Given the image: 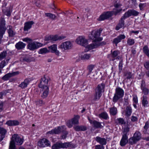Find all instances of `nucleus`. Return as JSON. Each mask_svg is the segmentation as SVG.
<instances>
[{"label": "nucleus", "instance_id": "1", "mask_svg": "<svg viewBox=\"0 0 149 149\" xmlns=\"http://www.w3.org/2000/svg\"><path fill=\"white\" fill-rule=\"evenodd\" d=\"M23 141L24 139L21 138L17 134L13 135L10 143L9 149H16L15 143L17 145L21 146Z\"/></svg>", "mask_w": 149, "mask_h": 149}, {"label": "nucleus", "instance_id": "2", "mask_svg": "<svg viewBox=\"0 0 149 149\" xmlns=\"http://www.w3.org/2000/svg\"><path fill=\"white\" fill-rule=\"evenodd\" d=\"M65 126H64L58 127L57 128L47 132V134H58L61 132L63 133V135L61 137L63 139H65L67 137V135L68 134V132L65 130Z\"/></svg>", "mask_w": 149, "mask_h": 149}, {"label": "nucleus", "instance_id": "3", "mask_svg": "<svg viewBox=\"0 0 149 149\" xmlns=\"http://www.w3.org/2000/svg\"><path fill=\"white\" fill-rule=\"evenodd\" d=\"M23 40L28 42V47L29 49L31 50H34L42 45V44L40 43L32 41V40L28 38L23 39Z\"/></svg>", "mask_w": 149, "mask_h": 149}, {"label": "nucleus", "instance_id": "4", "mask_svg": "<svg viewBox=\"0 0 149 149\" xmlns=\"http://www.w3.org/2000/svg\"><path fill=\"white\" fill-rule=\"evenodd\" d=\"M116 92L113 99V101L116 102L120 98L123 96L124 91L120 87L117 88L116 89Z\"/></svg>", "mask_w": 149, "mask_h": 149}, {"label": "nucleus", "instance_id": "5", "mask_svg": "<svg viewBox=\"0 0 149 149\" xmlns=\"http://www.w3.org/2000/svg\"><path fill=\"white\" fill-rule=\"evenodd\" d=\"M6 21L4 18L2 17L0 19V38H2L6 29Z\"/></svg>", "mask_w": 149, "mask_h": 149}, {"label": "nucleus", "instance_id": "6", "mask_svg": "<svg viewBox=\"0 0 149 149\" xmlns=\"http://www.w3.org/2000/svg\"><path fill=\"white\" fill-rule=\"evenodd\" d=\"M76 42L79 45L85 47L88 44V40L84 36H79L76 40Z\"/></svg>", "mask_w": 149, "mask_h": 149}, {"label": "nucleus", "instance_id": "7", "mask_svg": "<svg viewBox=\"0 0 149 149\" xmlns=\"http://www.w3.org/2000/svg\"><path fill=\"white\" fill-rule=\"evenodd\" d=\"M68 143H63L61 142H57L54 144L52 147V149H60V148H66L69 146Z\"/></svg>", "mask_w": 149, "mask_h": 149}, {"label": "nucleus", "instance_id": "8", "mask_svg": "<svg viewBox=\"0 0 149 149\" xmlns=\"http://www.w3.org/2000/svg\"><path fill=\"white\" fill-rule=\"evenodd\" d=\"M113 16V13L111 11L104 12L98 18L99 21H102L108 19Z\"/></svg>", "mask_w": 149, "mask_h": 149}, {"label": "nucleus", "instance_id": "9", "mask_svg": "<svg viewBox=\"0 0 149 149\" xmlns=\"http://www.w3.org/2000/svg\"><path fill=\"white\" fill-rule=\"evenodd\" d=\"M38 146L40 147L50 146V142L47 139L43 138L39 141L38 142Z\"/></svg>", "mask_w": 149, "mask_h": 149}, {"label": "nucleus", "instance_id": "10", "mask_svg": "<svg viewBox=\"0 0 149 149\" xmlns=\"http://www.w3.org/2000/svg\"><path fill=\"white\" fill-rule=\"evenodd\" d=\"M72 47V44L71 42L69 41H67L62 43L58 46V48L61 49L67 50L71 49Z\"/></svg>", "mask_w": 149, "mask_h": 149}, {"label": "nucleus", "instance_id": "11", "mask_svg": "<svg viewBox=\"0 0 149 149\" xmlns=\"http://www.w3.org/2000/svg\"><path fill=\"white\" fill-rule=\"evenodd\" d=\"M139 14V12L134 9L129 10L126 12L124 15L127 18L130 16H137Z\"/></svg>", "mask_w": 149, "mask_h": 149}, {"label": "nucleus", "instance_id": "12", "mask_svg": "<svg viewBox=\"0 0 149 149\" xmlns=\"http://www.w3.org/2000/svg\"><path fill=\"white\" fill-rule=\"evenodd\" d=\"M102 30V29L100 28L95 31L94 34V39L97 40H103L102 37H100Z\"/></svg>", "mask_w": 149, "mask_h": 149}, {"label": "nucleus", "instance_id": "13", "mask_svg": "<svg viewBox=\"0 0 149 149\" xmlns=\"http://www.w3.org/2000/svg\"><path fill=\"white\" fill-rule=\"evenodd\" d=\"M19 72L18 71L12 73H9L4 75L2 78L3 80L7 81L10 78L18 75L19 74Z\"/></svg>", "mask_w": 149, "mask_h": 149}, {"label": "nucleus", "instance_id": "14", "mask_svg": "<svg viewBox=\"0 0 149 149\" xmlns=\"http://www.w3.org/2000/svg\"><path fill=\"white\" fill-rule=\"evenodd\" d=\"M127 17L124 15L122 16L116 26V30H119L120 29L124 26L125 24L124 20Z\"/></svg>", "mask_w": 149, "mask_h": 149}, {"label": "nucleus", "instance_id": "15", "mask_svg": "<svg viewBox=\"0 0 149 149\" xmlns=\"http://www.w3.org/2000/svg\"><path fill=\"white\" fill-rule=\"evenodd\" d=\"M49 49V51L52 53H55V54L58 56L60 54L59 52L57 50V46L56 44H53L51 46L48 47Z\"/></svg>", "mask_w": 149, "mask_h": 149}, {"label": "nucleus", "instance_id": "16", "mask_svg": "<svg viewBox=\"0 0 149 149\" xmlns=\"http://www.w3.org/2000/svg\"><path fill=\"white\" fill-rule=\"evenodd\" d=\"M125 38V36L123 34H121L118 36L116 38H114L113 40V43L117 46V44L120 42L121 40Z\"/></svg>", "mask_w": 149, "mask_h": 149}, {"label": "nucleus", "instance_id": "17", "mask_svg": "<svg viewBox=\"0 0 149 149\" xmlns=\"http://www.w3.org/2000/svg\"><path fill=\"white\" fill-rule=\"evenodd\" d=\"M101 41L94 39V48H96L100 46H102L106 45V42H101Z\"/></svg>", "mask_w": 149, "mask_h": 149}, {"label": "nucleus", "instance_id": "18", "mask_svg": "<svg viewBox=\"0 0 149 149\" xmlns=\"http://www.w3.org/2000/svg\"><path fill=\"white\" fill-rule=\"evenodd\" d=\"M65 38V37L63 36H59L58 35L51 36V42L54 43V41L57 40H62Z\"/></svg>", "mask_w": 149, "mask_h": 149}, {"label": "nucleus", "instance_id": "19", "mask_svg": "<svg viewBox=\"0 0 149 149\" xmlns=\"http://www.w3.org/2000/svg\"><path fill=\"white\" fill-rule=\"evenodd\" d=\"M105 87V85L104 83L99 84L97 86L95 91L102 94V92H104Z\"/></svg>", "mask_w": 149, "mask_h": 149}, {"label": "nucleus", "instance_id": "20", "mask_svg": "<svg viewBox=\"0 0 149 149\" xmlns=\"http://www.w3.org/2000/svg\"><path fill=\"white\" fill-rule=\"evenodd\" d=\"M73 128L76 131H85L86 130L87 127L84 125H76Z\"/></svg>", "mask_w": 149, "mask_h": 149}, {"label": "nucleus", "instance_id": "21", "mask_svg": "<svg viewBox=\"0 0 149 149\" xmlns=\"http://www.w3.org/2000/svg\"><path fill=\"white\" fill-rule=\"evenodd\" d=\"M127 143H128V137L127 136H122V137L120 142V145L121 146H125Z\"/></svg>", "mask_w": 149, "mask_h": 149}, {"label": "nucleus", "instance_id": "22", "mask_svg": "<svg viewBox=\"0 0 149 149\" xmlns=\"http://www.w3.org/2000/svg\"><path fill=\"white\" fill-rule=\"evenodd\" d=\"M34 24V22L33 21H29L26 22L24 24V30L28 31L32 27V25Z\"/></svg>", "mask_w": 149, "mask_h": 149}, {"label": "nucleus", "instance_id": "23", "mask_svg": "<svg viewBox=\"0 0 149 149\" xmlns=\"http://www.w3.org/2000/svg\"><path fill=\"white\" fill-rule=\"evenodd\" d=\"M111 54H110V56L112 58V61H113L115 59H118V58L117 57V56L120 54L119 51L118 50L114 51L112 52V50L111 51Z\"/></svg>", "mask_w": 149, "mask_h": 149}, {"label": "nucleus", "instance_id": "24", "mask_svg": "<svg viewBox=\"0 0 149 149\" xmlns=\"http://www.w3.org/2000/svg\"><path fill=\"white\" fill-rule=\"evenodd\" d=\"M6 124L9 126H16L19 125V122L17 120H9L6 122Z\"/></svg>", "mask_w": 149, "mask_h": 149}, {"label": "nucleus", "instance_id": "25", "mask_svg": "<svg viewBox=\"0 0 149 149\" xmlns=\"http://www.w3.org/2000/svg\"><path fill=\"white\" fill-rule=\"evenodd\" d=\"M95 140L97 142L102 145H105L107 143L106 139L104 138L97 136L95 138Z\"/></svg>", "mask_w": 149, "mask_h": 149}, {"label": "nucleus", "instance_id": "26", "mask_svg": "<svg viewBox=\"0 0 149 149\" xmlns=\"http://www.w3.org/2000/svg\"><path fill=\"white\" fill-rule=\"evenodd\" d=\"M9 36L10 37H13L15 34V32L13 30V27L10 26H9L7 30Z\"/></svg>", "mask_w": 149, "mask_h": 149}, {"label": "nucleus", "instance_id": "27", "mask_svg": "<svg viewBox=\"0 0 149 149\" xmlns=\"http://www.w3.org/2000/svg\"><path fill=\"white\" fill-rule=\"evenodd\" d=\"M26 44L22 42H19L15 45L16 48L18 50L23 49L25 47Z\"/></svg>", "mask_w": 149, "mask_h": 149}, {"label": "nucleus", "instance_id": "28", "mask_svg": "<svg viewBox=\"0 0 149 149\" xmlns=\"http://www.w3.org/2000/svg\"><path fill=\"white\" fill-rule=\"evenodd\" d=\"M49 88L48 86L45 87L43 91H44L41 95V97L42 98H45L47 96L49 93Z\"/></svg>", "mask_w": 149, "mask_h": 149}, {"label": "nucleus", "instance_id": "29", "mask_svg": "<svg viewBox=\"0 0 149 149\" xmlns=\"http://www.w3.org/2000/svg\"><path fill=\"white\" fill-rule=\"evenodd\" d=\"M148 104V101L147 100V97L146 96L143 95L142 97V104L144 107H147Z\"/></svg>", "mask_w": 149, "mask_h": 149}, {"label": "nucleus", "instance_id": "30", "mask_svg": "<svg viewBox=\"0 0 149 149\" xmlns=\"http://www.w3.org/2000/svg\"><path fill=\"white\" fill-rule=\"evenodd\" d=\"M101 93L95 91V93L94 96V102L98 101L102 96Z\"/></svg>", "mask_w": 149, "mask_h": 149}, {"label": "nucleus", "instance_id": "31", "mask_svg": "<svg viewBox=\"0 0 149 149\" xmlns=\"http://www.w3.org/2000/svg\"><path fill=\"white\" fill-rule=\"evenodd\" d=\"M125 115L127 117H129L130 116L132 113V109L130 106H127L126 108L125 111Z\"/></svg>", "mask_w": 149, "mask_h": 149}, {"label": "nucleus", "instance_id": "32", "mask_svg": "<svg viewBox=\"0 0 149 149\" xmlns=\"http://www.w3.org/2000/svg\"><path fill=\"white\" fill-rule=\"evenodd\" d=\"M101 123L95 120H94V127L96 128H102L103 127L104 125L103 123H102L103 124V125H101Z\"/></svg>", "mask_w": 149, "mask_h": 149}, {"label": "nucleus", "instance_id": "33", "mask_svg": "<svg viewBox=\"0 0 149 149\" xmlns=\"http://www.w3.org/2000/svg\"><path fill=\"white\" fill-rule=\"evenodd\" d=\"M109 109V113L111 115L115 116L117 114V110L116 107H112L110 108Z\"/></svg>", "mask_w": 149, "mask_h": 149}, {"label": "nucleus", "instance_id": "34", "mask_svg": "<svg viewBox=\"0 0 149 149\" xmlns=\"http://www.w3.org/2000/svg\"><path fill=\"white\" fill-rule=\"evenodd\" d=\"M29 83V81L27 79H25L24 81L22 82L20 85L19 87L23 89L26 87Z\"/></svg>", "mask_w": 149, "mask_h": 149}, {"label": "nucleus", "instance_id": "35", "mask_svg": "<svg viewBox=\"0 0 149 149\" xmlns=\"http://www.w3.org/2000/svg\"><path fill=\"white\" fill-rule=\"evenodd\" d=\"M138 141L133 136L128 139V143L130 145H133L136 143Z\"/></svg>", "mask_w": 149, "mask_h": 149}, {"label": "nucleus", "instance_id": "36", "mask_svg": "<svg viewBox=\"0 0 149 149\" xmlns=\"http://www.w3.org/2000/svg\"><path fill=\"white\" fill-rule=\"evenodd\" d=\"M141 134L140 132L136 131L134 133L133 136L138 141L141 139Z\"/></svg>", "mask_w": 149, "mask_h": 149}, {"label": "nucleus", "instance_id": "37", "mask_svg": "<svg viewBox=\"0 0 149 149\" xmlns=\"http://www.w3.org/2000/svg\"><path fill=\"white\" fill-rule=\"evenodd\" d=\"M80 118L79 116L77 115L75 116L71 119L72 124H78L79 123V119Z\"/></svg>", "mask_w": 149, "mask_h": 149}, {"label": "nucleus", "instance_id": "38", "mask_svg": "<svg viewBox=\"0 0 149 149\" xmlns=\"http://www.w3.org/2000/svg\"><path fill=\"white\" fill-rule=\"evenodd\" d=\"M91 56L90 54H85L81 55L80 58L82 60H86L89 59Z\"/></svg>", "mask_w": 149, "mask_h": 149}, {"label": "nucleus", "instance_id": "39", "mask_svg": "<svg viewBox=\"0 0 149 149\" xmlns=\"http://www.w3.org/2000/svg\"><path fill=\"white\" fill-rule=\"evenodd\" d=\"M115 121L116 123L117 124H119L121 125L125 124V122L124 119L123 118H118L115 120Z\"/></svg>", "mask_w": 149, "mask_h": 149}, {"label": "nucleus", "instance_id": "40", "mask_svg": "<svg viewBox=\"0 0 149 149\" xmlns=\"http://www.w3.org/2000/svg\"><path fill=\"white\" fill-rule=\"evenodd\" d=\"M122 8L117 9L114 8L112 11H111L113 15H119L120 14V12L122 11Z\"/></svg>", "mask_w": 149, "mask_h": 149}, {"label": "nucleus", "instance_id": "41", "mask_svg": "<svg viewBox=\"0 0 149 149\" xmlns=\"http://www.w3.org/2000/svg\"><path fill=\"white\" fill-rule=\"evenodd\" d=\"M45 14L46 17L52 20H55L56 17V16L54 14L51 13H46Z\"/></svg>", "mask_w": 149, "mask_h": 149}, {"label": "nucleus", "instance_id": "42", "mask_svg": "<svg viewBox=\"0 0 149 149\" xmlns=\"http://www.w3.org/2000/svg\"><path fill=\"white\" fill-rule=\"evenodd\" d=\"M123 75L126 77L127 79H129L132 78L133 74L131 72L127 71L124 73Z\"/></svg>", "mask_w": 149, "mask_h": 149}, {"label": "nucleus", "instance_id": "43", "mask_svg": "<svg viewBox=\"0 0 149 149\" xmlns=\"http://www.w3.org/2000/svg\"><path fill=\"white\" fill-rule=\"evenodd\" d=\"M9 59H6L0 63V68H3L8 63Z\"/></svg>", "mask_w": 149, "mask_h": 149}, {"label": "nucleus", "instance_id": "44", "mask_svg": "<svg viewBox=\"0 0 149 149\" xmlns=\"http://www.w3.org/2000/svg\"><path fill=\"white\" fill-rule=\"evenodd\" d=\"M99 116L105 120H107L109 118L107 113L105 112H103L99 114Z\"/></svg>", "mask_w": 149, "mask_h": 149}, {"label": "nucleus", "instance_id": "45", "mask_svg": "<svg viewBox=\"0 0 149 149\" xmlns=\"http://www.w3.org/2000/svg\"><path fill=\"white\" fill-rule=\"evenodd\" d=\"M87 45L88 44H86V46L84 47H85V52H87L93 49V43L90 45Z\"/></svg>", "mask_w": 149, "mask_h": 149}, {"label": "nucleus", "instance_id": "46", "mask_svg": "<svg viewBox=\"0 0 149 149\" xmlns=\"http://www.w3.org/2000/svg\"><path fill=\"white\" fill-rule=\"evenodd\" d=\"M143 50V52L149 57V49L148 47L146 45L144 46Z\"/></svg>", "mask_w": 149, "mask_h": 149}, {"label": "nucleus", "instance_id": "47", "mask_svg": "<svg viewBox=\"0 0 149 149\" xmlns=\"http://www.w3.org/2000/svg\"><path fill=\"white\" fill-rule=\"evenodd\" d=\"M2 11L3 13L8 16H10L11 15V12L9 8L7 9H2Z\"/></svg>", "mask_w": 149, "mask_h": 149}, {"label": "nucleus", "instance_id": "48", "mask_svg": "<svg viewBox=\"0 0 149 149\" xmlns=\"http://www.w3.org/2000/svg\"><path fill=\"white\" fill-rule=\"evenodd\" d=\"M49 52L50 51L48 50L46 48H44L40 49L39 51V53L40 54H44Z\"/></svg>", "mask_w": 149, "mask_h": 149}, {"label": "nucleus", "instance_id": "49", "mask_svg": "<svg viewBox=\"0 0 149 149\" xmlns=\"http://www.w3.org/2000/svg\"><path fill=\"white\" fill-rule=\"evenodd\" d=\"M7 55L6 51H4L0 53V60H2L5 58Z\"/></svg>", "mask_w": 149, "mask_h": 149}, {"label": "nucleus", "instance_id": "50", "mask_svg": "<svg viewBox=\"0 0 149 149\" xmlns=\"http://www.w3.org/2000/svg\"><path fill=\"white\" fill-rule=\"evenodd\" d=\"M7 131L6 129L3 127H0V134L5 136L7 133Z\"/></svg>", "mask_w": 149, "mask_h": 149}, {"label": "nucleus", "instance_id": "51", "mask_svg": "<svg viewBox=\"0 0 149 149\" xmlns=\"http://www.w3.org/2000/svg\"><path fill=\"white\" fill-rule=\"evenodd\" d=\"M127 44L129 46H132L135 43L134 40L130 38H128L127 41Z\"/></svg>", "mask_w": 149, "mask_h": 149}, {"label": "nucleus", "instance_id": "52", "mask_svg": "<svg viewBox=\"0 0 149 149\" xmlns=\"http://www.w3.org/2000/svg\"><path fill=\"white\" fill-rule=\"evenodd\" d=\"M130 128L128 126L124 127L123 131V135L127 136V134L128 132L130 131Z\"/></svg>", "mask_w": 149, "mask_h": 149}, {"label": "nucleus", "instance_id": "53", "mask_svg": "<svg viewBox=\"0 0 149 149\" xmlns=\"http://www.w3.org/2000/svg\"><path fill=\"white\" fill-rule=\"evenodd\" d=\"M47 84H45L44 82H42V81H41L40 83L38 85V86L39 88H42L43 90H44L45 87L47 86Z\"/></svg>", "mask_w": 149, "mask_h": 149}, {"label": "nucleus", "instance_id": "54", "mask_svg": "<svg viewBox=\"0 0 149 149\" xmlns=\"http://www.w3.org/2000/svg\"><path fill=\"white\" fill-rule=\"evenodd\" d=\"M145 95H148L149 93V89L146 88L141 89Z\"/></svg>", "mask_w": 149, "mask_h": 149}, {"label": "nucleus", "instance_id": "55", "mask_svg": "<svg viewBox=\"0 0 149 149\" xmlns=\"http://www.w3.org/2000/svg\"><path fill=\"white\" fill-rule=\"evenodd\" d=\"M31 61V59L30 58L26 57L23 58L22 61L23 62H30Z\"/></svg>", "mask_w": 149, "mask_h": 149}, {"label": "nucleus", "instance_id": "56", "mask_svg": "<svg viewBox=\"0 0 149 149\" xmlns=\"http://www.w3.org/2000/svg\"><path fill=\"white\" fill-rule=\"evenodd\" d=\"M89 38L92 40V42H93V31H92L90 32L88 35Z\"/></svg>", "mask_w": 149, "mask_h": 149}, {"label": "nucleus", "instance_id": "57", "mask_svg": "<svg viewBox=\"0 0 149 149\" xmlns=\"http://www.w3.org/2000/svg\"><path fill=\"white\" fill-rule=\"evenodd\" d=\"M139 6L140 8V10H142L145 7L146 4L140 3Z\"/></svg>", "mask_w": 149, "mask_h": 149}, {"label": "nucleus", "instance_id": "58", "mask_svg": "<svg viewBox=\"0 0 149 149\" xmlns=\"http://www.w3.org/2000/svg\"><path fill=\"white\" fill-rule=\"evenodd\" d=\"M146 84L145 81L143 80H142L141 81V89L146 88Z\"/></svg>", "mask_w": 149, "mask_h": 149}, {"label": "nucleus", "instance_id": "59", "mask_svg": "<svg viewBox=\"0 0 149 149\" xmlns=\"http://www.w3.org/2000/svg\"><path fill=\"white\" fill-rule=\"evenodd\" d=\"M93 68V65H90L88 66V74H90L92 72V70Z\"/></svg>", "mask_w": 149, "mask_h": 149}, {"label": "nucleus", "instance_id": "60", "mask_svg": "<svg viewBox=\"0 0 149 149\" xmlns=\"http://www.w3.org/2000/svg\"><path fill=\"white\" fill-rule=\"evenodd\" d=\"M95 149H104V147L103 145H97L95 146Z\"/></svg>", "mask_w": 149, "mask_h": 149}, {"label": "nucleus", "instance_id": "61", "mask_svg": "<svg viewBox=\"0 0 149 149\" xmlns=\"http://www.w3.org/2000/svg\"><path fill=\"white\" fill-rule=\"evenodd\" d=\"M144 65L146 69H149V61H147L144 63Z\"/></svg>", "mask_w": 149, "mask_h": 149}, {"label": "nucleus", "instance_id": "62", "mask_svg": "<svg viewBox=\"0 0 149 149\" xmlns=\"http://www.w3.org/2000/svg\"><path fill=\"white\" fill-rule=\"evenodd\" d=\"M41 81H42V82H44L45 84H47L48 80L45 77V76H44L43 78H41Z\"/></svg>", "mask_w": 149, "mask_h": 149}, {"label": "nucleus", "instance_id": "63", "mask_svg": "<svg viewBox=\"0 0 149 149\" xmlns=\"http://www.w3.org/2000/svg\"><path fill=\"white\" fill-rule=\"evenodd\" d=\"M137 118L136 117L134 116H132L131 117V120L132 122H135L137 120Z\"/></svg>", "mask_w": 149, "mask_h": 149}, {"label": "nucleus", "instance_id": "64", "mask_svg": "<svg viewBox=\"0 0 149 149\" xmlns=\"http://www.w3.org/2000/svg\"><path fill=\"white\" fill-rule=\"evenodd\" d=\"M149 127V122H147L146 123L145 126L143 127L144 129H148Z\"/></svg>", "mask_w": 149, "mask_h": 149}]
</instances>
